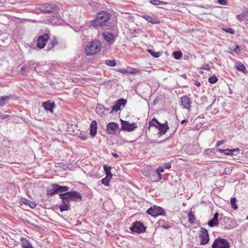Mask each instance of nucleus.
Returning <instances> with one entry per match:
<instances>
[{
	"mask_svg": "<svg viewBox=\"0 0 248 248\" xmlns=\"http://www.w3.org/2000/svg\"><path fill=\"white\" fill-rule=\"evenodd\" d=\"M110 15L105 11H101L97 14L96 18L92 22V25L94 27H100L103 30H109L111 26L108 25V20Z\"/></svg>",
	"mask_w": 248,
	"mask_h": 248,
	"instance_id": "nucleus-1",
	"label": "nucleus"
},
{
	"mask_svg": "<svg viewBox=\"0 0 248 248\" xmlns=\"http://www.w3.org/2000/svg\"><path fill=\"white\" fill-rule=\"evenodd\" d=\"M102 48L100 41L93 40L85 46V53L87 56L94 55L99 52Z\"/></svg>",
	"mask_w": 248,
	"mask_h": 248,
	"instance_id": "nucleus-2",
	"label": "nucleus"
},
{
	"mask_svg": "<svg viewBox=\"0 0 248 248\" xmlns=\"http://www.w3.org/2000/svg\"><path fill=\"white\" fill-rule=\"evenodd\" d=\"M60 198L63 201L67 203H69L70 201H81L82 197L81 194L76 191H72L66 192L63 194H59Z\"/></svg>",
	"mask_w": 248,
	"mask_h": 248,
	"instance_id": "nucleus-3",
	"label": "nucleus"
},
{
	"mask_svg": "<svg viewBox=\"0 0 248 248\" xmlns=\"http://www.w3.org/2000/svg\"><path fill=\"white\" fill-rule=\"evenodd\" d=\"M147 213L152 217H156L158 216H166V213L162 207L154 206L147 210Z\"/></svg>",
	"mask_w": 248,
	"mask_h": 248,
	"instance_id": "nucleus-4",
	"label": "nucleus"
},
{
	"mask_svg": "<svg viewBox=\"0 0 248 248\" xmlns=\"http://www.w3.org/2000/svg\"><path fill=\"white\" fill-rule=\"evenodd\" d=\"M230 244L228 241L221 237H218L213 242L212 248H230Z\"/></svg>",
	"mask_w": 248,
	"mask_h": 248,
	"instance_id": "nucleus-5",
	"label": "nucleus"
},
{
	"mask_svg": "<svg viewBox=\"0 0 248 248\" xmlns=\"http://www.w3.org/2000/svg\"><path fill=\"white\" fill-rule=\"evenodd\" d=\"M130 230L133 232L141 233L145 232L146 227L140 221H136L130 227Z\"/></svg>",
	"mask_w": 248,
	"mask_h": 248,
	"instance_id": "nucleus-6",
	"label": "nucleus"
},
{
	"mask_svg": "<svg viewBox=\"0 0 248 248\" xmlns=\"http://www.w3.org/2000/svg\"><path fill=\"white\" fill-rule=\"evenodd\" d=\"M41 10L45 13L50 14L57 12L59 10L58 7L53 4L44 3L40 7Z\"/></svg>",
	"mask_w": 248,
	"mask_h": 248,
	"instance_id": "nucleus-7",
	"label": "nucleus"
},
{
	"mask_svg": "<svg viewBox=\"0 0 248 248\" xmlns=\"http://www.w3.org/2000/svg\"><path fill=\"white\" fill-rule=\"evenodd\" d=\"M122 124V130L127 131L129 132L133 131L137 127L136 123L129 124L127 121H124L122 119L120 120Z\"/></svg>",
	"mask_w": 248,
	"mask_h": 248,
	"instance_id": "nucleus-8",
	"label": "nucleus"
},
{
	"mask_svg": "<svg viewBox=\"0 0 248 248\" xmlns=\"http://www.w3.org/2000/svg\"><path fill=\"white\" fill-rule=\"evenodd\" d=\"M201 234L200 238L201 240V244L204 245L208 243L209 240V237L207 230L204 228L201 229Z\"/></svg>",
	"mask_w": 248,
	"mask_h": 248,
	"instance_id": "nucleus-9",
	"label": "nucleus"
},
{
	"mask_svg": "<svg viewBox=\"0 0 248 248\" xmlns=\"http://www.w3.org/2000/svg\"><path fill=\"white\" fill-rule=\"evenodd\" d=\"M119 127L118 124L114 122H111L107 125L106 131L108 133L115 134Z\"/></svg>",
	"mask_w": 248,
	"mask_h": 248,
	"instance_id": "nucleus-10",
	"label": "nucleus"
},
{
	"mask_svg": "<svg viewBox=\"0 0 248 248\" xmlns=\"http://www.w3.org/2000/svg\"><path fill=\"white\" fill-rule=\"evenodd\" d=\"M48 38V35L46 33L39 36L37 39V46L40 48H44L46 45Z\"/></svg>",
	"mask_w": 248,
	"mask_h": 248,
	"instance_id": "nucleus-11",
	"label": "nucleus"
},
{
	"mask_svg": "<svg viewBox=\"0 0 248 248\" xmlns=\"http://www.w3.org/2000/svg\"><path fill=\"white\" fill-rule=\"evenodd\" d=\"M126 100L124 99H120L117 100L115 104L112 106V110L111 112L113 111H117L121 109V107H124L125 105Z\"/></svg>",
	"mask_w": 248,
	"mask_h": 248,
	"instance_id": "nucleus-12",
	"label": "nucleus"
},
{
	"mask_svg": "<svg viewBox=\"0 0 248 248\" xmlns=\"http://www.w3.org/2000/svg\"><path fill=\"white\" fill-rule=\"evenodd\" d=\"M164 171V168L162 167H158L155 171L153 174L154 181L158 182L162 178V175L160 174Z\"/></svg>",
	"mask_w": 248,
	"mask_h": 248,
	"instance_id": "nucleus-13",
	"label": "nucleus"
},
{
	"mask_svg": "<svg viewBox=\"0 0 248 248\" xmlns=\"http://www.w3.org/2000/svg\"><path fill=\"white\" fill-rule=\"evenodd\" d=\"M156 128L158 129L159 132L158 134L160 136L161 135L165 134L167 130L169 129V127L168 125L167 122H166L165 124H161L159 123V124L157 125Z\"/></svg>",
	"mask_w": 248,
	"mask_h": 248,
	"instance_id": "nucleus-14",
	"label": "nucleus"
},
{
	"mask_svg": "<svg viewBox=\"0 0 248 248\" xmlns=\"http://www.w3.org/2000/svg\"><path fill=\"white\" fill-rule=\"evenodd\" d=\"M181 102L184 108L189 111L191 106L190 98L187 96L184 95L181 98Z\"/></svg>",
	"mask_w": 248,
	"mask_h": 248,
	"instance_id": "nucleus-15",
	"label": "nucleus"
},
{
	"mask_svg": "<svg viewBox=\"0 0 248 248\" xmlns=\"http://www.w3.org/2000/svg\"><path fill=\"white\" fill-rule=\"evenodd\" d=\"M218 214L216 212L214 215L212 219L209 220L208 222V225L210 227H214L218 225Z\"/></svg>",
	"mask_w": 248,
	"mask_h": 248,
	"instance_id": "nucleus-16",
	"label": "nucleus"
},
{
	"mask_svg": "<svg viewBox=\"0 0 248 248\" xmlns=\"http://www.w3.org/2000/svg\"><path fill=\"white\" fill-rule=\"evenodd\" d=\"M47 194L50 195H54L59 193L57 184L52 185L47 189Z\"/></svg>",
	"mask_w": 248,
	"mask_h": 248,
	"instance_id": "nucleus-17",
	"label": "nucleus"
},
{
	"mask_svg": "<svg viewBox=\"0 0 248 248\" xmlns=\"http://www.w3.org/2000/svg\"><path fill=\"white\" fill-rule=\"evenodd\" d=\"M97 123L95 121H93L90 125V135L92 137H94L96 134Z\"/></svg>",
	"mask_w": 248,
	"mask_h": 248,
	"instance_id": "nucleus-18",
	"label": "nucleus"
},
{
	"mask_svg": "<svg viewBox=\"0 0 248 248\" xmlns=\"http://www.w3.org/2000/svg\"><path fill=\"white\" fill-rule=\"evenodd\" d=\"M13 96L12 95L2 96L0 97V106H4Z\"/></svg>",
	"mask_w": 248,
	"mask_h": 248,
	"instance_id": "nucleus-19",
	"label": "nucleus"
},
{
	"mask_svg": "<svg viewBox=\"0 0 248 248\" xmlns=\"http://www.w3.org/2000/svg\"><path fill=\"white\" fill-rule=\"evenodd\" d=\"M22 248H32V246L31 242L25 238H21Z\"/></svg>",
	"mask_w": 248,
	"mask_h": 248,
	"instance_id": "nucleus-20",
	"label": "nucleus"
},
{
	"mask_svg": "<svg viewBox=\"0 0 248 248\" xmlns=\"http://www.w3.org/2000/svg\"><path fill=\"white\" fill-rule=\"evenodd\" d=\"M44 108L47 111H50L51 112H53V108L54 107V103H51L47 101L43 104Z\"/></svg>",
	"mask_w": 248,
	"mask_h": 248,
	"instance_id": "nucleus-21",
	"label": "nucleus"
},
{
	"mask_svg": "<svg viewBox=\"0 0 248 248\" xmlns=\"http://www.w3.org/2000/svg\"><path fill=\"white\" fill-rule=\"evenodd\" d=\"M143 18L152 24H159L160 20L157 18H153L151 16L148 15H143Z\"/></svg>",
	"mask_w": 248,
	"mask_h": 248,
	"instance_id": "nucleus-22",
	"label": "nucleus"
},
{
	"mask_svg": "<svg viewBox=\"0 0 248 248\" xmlns=\"http://www.w3.org/2000/svg\"><path fill=\"white\" fill-rule=\"evenodd\" d=\"M104 39L108 42L112 43L114 41V36L110 32H105L103 34Z\"/></svg>",
	"mask_w": 248,
	"mask_h": 248,
	"instance_id": "nucleus-23",
	"label": "nucleus"
},
{
	"mask_svg": "<svg viewBox=\"0 0 248 248\" xmlns=\"http://www.w3.org/2000/svg\"><path fill=\"white\" fill-rule=\"evenodd\" d=\"M59 208L61 212L69 211L71 209L70 203L63 201H62V203L60 204Z\"/></svg>",
	"mask_w": 248,
	"mask_h": 248,
	"instance_id": "nucleus-24",
	"label": "nucleus"
},
{
	"mask_svg": "<svg viewBox=\"0 0 248 248\" xmlns=\"http://www.w3.org/2000/svg\"><path fill=\"white\" fill-rule=\"evenodd\" d=\"M111 168L110 167H107L106 165L104 166V170L106 174V177L111 179L112 177V174L110 172Z\"/></svg>",
	"mask_w": 248,
	"mask_h": 248,
	"instance_id": "nucleus-25",
	"label": "nucleus"
},
{
	"mask_svg": "<svg viewBox=\"0 0 248 248\" xmlns=\"http://www.w3.org/2000/svg\"><path fill=\"white\" fill-rule=\"evenodd\" d=\"M248 15V10L243 11L240 14L237 15L236 17L239 21L245 20V15Z\"/></svg>",
	"mask_w": 248,
	"mask_h": 248,
	"instance_id": "nucleus-26",
	"label": "nucleus"
},
{
	"mask_svg": "<svg viewBox=\"0 0 248 248\" xmlns=\"http://www.w3.org/2000/svg\"><path fill=\"white\" fill-rule=\"evenodd\" d=\"M235 67L239 71H241L244 73L246 72V67L245 66L242 64L241 63H239L238 64H236Z\"/></svg>",
	"mask_w": 248,
	"mask_h": 248,
	"instance_id": "nucleus-27",
	"label": "nucleus"
},
{
	"mask_svg": "<svg viewBox=\"0 0 248 248\" xmlns=\"http://www.w3.org/2000/svg\"><path fill=\"white\" fill-rule=\"evenodd\" d=\"M239 150L238 148L234 149H225L224 154L226 155H233V152L238 151Z\"/></svg>",
	"mask_w": 248,
	"mask_h": 248,
	"instance_id": "nucleus-28",
	"label": "nucleus"
},
{
	"mask_svg": "<svg viewBox=\"0 0 248 248\" xmlns=\"http://www.w3.org/2000/svg\"><path fill=\"white\" fill-rule=\"evenodd\" d=\"M231 49L232 51L237 54L239 53L241 50L240 47L238 45H233L231 46Z\"/></svg>",
	"mask_w": 248,
	"mask_h": 248,
	"instance_id": "nucleus-29",
	"label": "nucleus"
},
{
	"mask_svg": "<svg viewBox=\"0 0 248 248\" xmlns=\"http://www.w3.org/2000/svg\"><path fill=\"white\" fill-rule=\"evenodd\" d=\"M147 51L152 56H153L155 58H158L161 55L160 52H155L153 50L150 49H148Z\"/></svg>",
	"mask_w": 248,
	"mask_h": 248,
	"instance_id": "nucleus-30",
	"label": "nucleus"
},
{
	"mask_svg": "<svg viewBox=\"0 0 248 248\" xmlns=\"http://www.w3.org/2000/svg\"><path fill=\"white\" fill-rule=\"evenodd\" d=\"M58 189L59 192H62L67 191L69 189V187L67 186H62L58 185Z\"/></svg>",
	"mask_w": 248,
	"mask_h": 248,
	"instance_id": "nucleus-31",
	"label": "nucleus"
},
{
	"mask_svg": "<svg viewBox=\"0 0 248 248\" xmlns=\"http://www.w3.org/2000/svg\"><path fill=\"white\" fill-rule=\"evenodd\" d=\"M188 218L190 223H194L195 220V216L191 212H189L188 215Z\"/></svg>",
	"mask_w": 248,
	"mask_h": 248,
	"instance_id": "nucleus-32",
	"label": "nucleus"
},
{
	"mask_svg": "<svg viewBox=\"0 0 248 248\" xmlns=\"http://www.w3.org/2000/svg\"><path fill=\"white\" fill-rule=\"evenodd\" d=\"M173 56L176 59H179L182 56V53L181 51H176L173 52Z\"/></svg>",
	"mask_w": 248,
	"mask_h": 248,
	"instance_id": "nucleus-33",
	"label": "nucleus"
},
{
	"mask_svg": "<svg viewBox=\"0 0 248 248\" xmlns=\"http://www.w3.org/2000/svg\"><path fill=\"white\" fill-rule=\"evenodd\" d=\"M236 199L235 197L232 198L231 199V203L232 205V208H233V209H235V210L237 209V206L236 204Z\"/></svg>",
	"mask_w": 248,
	"mask_h": 248,
	"instance_id": "nucleus-34",
	"label": "nucleus"
},
{
	"mask_svg": "<svg viewBox=\"0 0 248 248\" xmlns=\"http://www.w3.org/2000/svg\"><path fill=\"white\" fill-rule=\"evenodd\" d=\"M217 81V78L216 76H213L210 77L208 78V81L209 83L212 84H214L216 83Z\"/></svg>",
	"mask_w": 248,
	"mask_h": 248,
	"instance_id": "nucleus-35",
	"label": "nucleus"
},
{
	"mask_svg": "<svg viewBox=\"0 0 248 248\" xmlns=\"http://www.w3.org/2000/svg\"><path fill=\"white\" fill-rule=\"evenodd\" d=\"M159 122L155 118H154L152 120V121L150 122V126H154L156 127L157 125H158Z\"/></svg>",
	"mask_w": 248,
	"mask_h": 248,
	"instance_id": "nucleus-36",
	"label": "nucleus"
},
{
	"mask_svg": "<svg viewBox=\"0 0 248 248\" xmlns=\"http://www.w3.org/2000/svg\"><path fill=\"white\" fill-rule=\"evenodd\" d=\"M150 2L154 5H158L161 3H164V2L159 0H150Z\"/></svg>",
	"mask_w": 248,
	"mask_h": 248,
	"instance_id": "nucleus-37",
	"label": "nucleus"
},
{
	"mask_svg": "<svg viewBox=\"0 0 248 248\" xmlns=\"http://www.w3.org/2000/svg\"><path fill=\"white\" fill-rule=\"evenodd\" d=\"M110 178L108 179V177H106L103 178L101 180V183L102 184L106 186H108L109 185V181L110 180Z\"/></svg>",
	"mask_w": 248,
	"mask_h": 248,
	"instance_id": "nucleus-38",
	"label": "nucleus"
},
{
	"mask_svg": "<svg viewBox=\"0 0 248 248\" xmlns=\"http://www.w3.org/2000/svg\"><path fill=\"white\" fill-rule=\"evenodd\" d=\"M118 71L122 73H131L132 72L129 71L128 69L120 68L118 69Z\"/></svg>",
	"mask_w": 248,
	"mask_h": 248,
	"instance_id": "nucleus-39",
	"label": "nucleus"
},
{
	"mask_svg": "<svg viewBox=\"0 0 248 248\" xmlns=\"http://www.w3.org/2000/svg\"><path fill=\"white\" fill-rule=\"evenodd\" d=\"M163 167L166 169H169L171 168V163L167 162L163 164Z\"/></svg>",
	"mask_w": 248,
	"mask_h": 248,
	"instance_id": "nucleus-40",
	"label": "nucleus"
},
{
	"mask_svg": "<svg viewBox=\"0 0 248 248\" xmlns=\"http://www.w3.org/2000/svg\"><path fill=\"white\" fill-rule=\"evenodd\" d=\"M21 202L25 204H26V205H28L29 203H30V200L26 199V198H22L21 199Z\"/></svg>",
	"mask_w": 248,
	"mask_h": 248,
	"instance_id": "nucleus-41",
	"label": "nucleus"
},
{
	"mask_svg": "<svg viewBox=\"0 0 248 248\" xmlns=\"http://www.w3.org/2000/svg\"><path fill=\"white\" fill-rule=\"evenodd\" d=\"M28 205H29V206L31 208H34L35 207H36V204L35 203V202H32V201H30V203H29Z\"/></svg>",
	"mask_w": 248,
	"mask_h": 248,
	"instance_id": "nucleus-42",
	"label": "nucleus"
},
{
	"mask_svg": "<svg viewBox=\"0 0 248 248\" xmlns=\"http://www.w3.org/2000/svg\"><path fill=\"white\" fill-rule=\"evenodd\" d=\"M224 30L227 32L230 33L231 34H233L234 33V31L231 28H228L227 29H224Z\"/></svg>",
	"mask_w": 248,
	"mask_h": 248,
	"instance_id": "nucleus-43",
	"label": "nucleus"
},
{
	"mask_svg": "<svg viewBox=\"0 0 248 248\" xmlns=\"http://www.w3.org/2000/svg\"><path fill=\"white\" fill-rule=\"evenodd\" d=\"M218 2L221 5H226L227 3V0H218Z\"/></svg>",
	"mask_w": 248,
	"mask_h": 248,
	"instance_id": "nucleus-44",
	"label": "nucleus"
},
{
	"mask_svg": "<svg viewBox=\"0 0 248 248\" xmlns=\"http://www.w3.org/2000/svg\"><path fill=\"white\" fill-rule=\"evenodd\" d=\"M223 142H224V140L218 141L216 144V146L218 147V146H220L221 144H223Z\"/></svg>",
	"mask_w": 248,
	"mask_h": 248,
	"instance_id": "nucleus-45",
	"label": "nucleus"
},
{
	"mask_svg": "<svg viewBox=\"0 0 248 248\" xmlns=\"http://www.w3.org/2000/svg\"><path fill=\"white\" fill-rule=\"evenodd\" d=\"M108 66L114 67L116 65V63H106Z\"/></svg>",
	"mask_w": 248,
	"mask_h": 248,
	"instance_id": "nucleus-46",
	"label": "nucleus"
},
{
	"mask_svg": "<svg viewBox=\"0 0 248 248\" xmlns=\"http://www.w3.org/2000/svg\"><path fill=\"white\" fill-rule=\"evenodd\" d=\"M57 44V42L56 40H53L51 42V47H52L54 45Z\"/></svg>",
	"mask_w": 248,
	"mask_h": 248,
	"instance_id": "nucleus-47",
	"label": "nucleus"
},
{
	"mask_svg": "<svg viewBox=\"0 0 248 248\" xmlns=\"http://www.w3.org/2000/svg\"><path fill=\"white\" fill-rule=\"evenodd\" d=\"M202 69H205V70H210V67H209L208 65H206Z\"/></svg>",
	"mask_w": 248,
	"mask_h": 248,
	"instance_id": "nucleus-48",
	"label": "nucleus"
},
{
	"mask_svg": "<svg viewBox=\"0 0 248 248\" xmlns=\"http://www.w3.org/2000/svg\"><path fill=\"white\" fill-rule=\"evenodd\" d=\"M0 117L2 119H4L7 118L8 117V116L6 114H3V115H1L0 116Z\"/></svg>",
	"mask_w": 248,
	"mask_h": 248,
	"instance_id": "nucleus-49",
	"label": "nucleus"
},
{
	"mask_svg": "<svg viewBox=\"0 0 248 248\" xmlns=\"http://www.w3.org/2000/svg\"><path fill=\"white\" fill-rule=\"evenodd\" d=\"M194 84L197 86H200L201 85V83L199 81H195Z\"/></svg>",
	"mask_w": 248,
	"mask_h": 248,
	"instance_id": "nucleus-50",
	"label": "nucleus"
},
{
	"mask_svg": "<svg viewBox=\"0 0 248 248\" xmlns=\"http://www.w3.org/2000/svg\"><path fill=\"white\" fill-rule=\"evenodd\" d=\"M162 227L165 229H169L170 227V226L168 225H162Z\"/></svg>",
	"mask_w": 248,
	"mask_h": 248,
	"instance_id": "nucleus-51",
	"label": "nucleus"
},
{
	"mask_svg": "<svg viewBox=\"0 0 248 248\" xmlns=\"http://www.w3.org/2000/svg\"><path fill=\"white\" fill-rule=\"evenodd\" d=\"M225 149H220V148H219V149H217V151H218V152H220V153H224V152H225V151H225Z\"/></svg>",
	"mask_w": 248,
	"mask_h": 248,
	"instance_id": "nucleus-52",
	"label": "nucleus"
},
{
	"mask_svg": "<svg viewBox=\"0 0 248 248\" xmlns=\"http://www.w3.org/2000/svg\"><path fill=\"white\" fill-rule=\"evenodd\" d=\"M25 69V68L24 67H22L21 68V72L22 73V74H24V72Z\"/></svg>",
	"mask_w": 248,
	"mask_h": 248,
	"instance_id": "nucleus-53",
	"label": "nucleus"
},
{
	"mask_svg": "<svg viewBox=\"0 0 248 248\" xmlns=\"http://www.w3.org/2000/svg\"><path fill=\"white\" fill-rule=\"evenodd\" d=\"M245 19L248 21V15H245Z\"/></svg>",
	"mask_w": 248,
	"mask_h": 248,
	"instance_id": "nucleus-54",
	"label": "nucleus"
},
{
	"mask_svg": "<svg viewBox=\"0 0 248 248\" xmlns=\"http://www.w3.org/2000/svg\"><path fill=\"white\" fill-rule=\"evenodd\" d=\"M186 122H187V120H182V121H181V124H184L185 123H186Z\"/></svg>",
	"mask_w": 248,
	"mask_h": 248,
	"instance_id": "nucleus-55",
	"label": "nucleus"
},
{
	"mask_svg": "<svg viewBox=\"0 0 248 248\" xmlns=\"http://www.w3.org/2000/svg\"><path fill=\"white\" fill-rule=\"evenodd\" d=\"M112 155L114 156L115 157H117L119 156V155L117 154L112 153Z\"/></svg>",
	"mask_w": 248,
	"mask_h": 248,
	"instance_id": "nucleus-56",
	"label": "nucleus"
},
{
	"mask_svg": "<svg viewBox=\"0 0 248 248\" xmlns=\"http://www.w3.org/2000/svg\"><path fill=\"white\" fill-rule=\"evenodd\" d=\"M106 62H116V61L115 60H108V61H106Z\"/></svg>",
	"mask_w": 248,
	"mask_h": 248,
	"instance_id": "nucleus-57",
	"label": "nucleus"
},
{
	"mask_svg": "<svg viewBox=\"0 0 248 248\" xmlns=\"http://www.w3.org/2000/svg\"><path fill=\"white\" fill-rule=\"evenodd\" d=\"M182 77H183V78H186V74H183L181 76Z\"/></svg>",
	"mask_w": 248,
	"mask_h": 248,
	"instance_id": "nucleus-58",
	"label": "nucleus"
},
{
	"mask_svg": "<svg viewBox=\"0 0 248 248\" xmlns=\"http://www.w3.org/2000/svg\"><path fill=\"white\" fill-rule=\"evenodd\" d=\"M48 21L49 22H51L52 21V18H49V19H48Z\"/></svg>",
	"mask_w": 248,
	"mask_h": 248,
	"instance_id": "nucleus-59",
	"label": "nucleus"
},
{
	"mask_svg": "<svg viewBox=\"0 0 248 248\" xmlns=\"http://www.w3.org/2000/svg\"><path fill=\"white\" fill-rule=\"evenodd\" d=\"M99 107H100V108H100V109H102V108H104V106H103V105H101V106H99Z\"/></svg>",
	"mask_w": 248,
	"mask_h": 248,
	"instance_id": "nucleus-60",
	"label": "nucleus"
},
{
	"mask_svg": "<svg viewBox=\"0 0 248 248\" xmlns=\"http://www.w3.org/2000/svg\"><path fill=\"white\" fill-rule=\"evenodd\" d=\"M236 226V223H233V227L234 228Z\"/></svg>",
	"mask_w": 248,
	"mask_h": 248,
	"instance_id": "nucleus-61",
	"label": "nucleus"
},
{
	"mask_svg": "<svg viewBox=\"0 0 248 248\" xmlns=\"http://www.w3.org/2000/svg\"><path fill=\"white\" fill-rule=\"evenodd\" d=\"M81 138H82V139L83 140H85V139H86V138H85V137H82Z\"/></svg>",
	"mask_w": 248,
	"mask_h": 248,
	"instance_id": "nucleus-62",
	"label": "nucleus"
},
{
	"mask_svg": "<svg viewBox=\"0 0 248 248\" xmlns=\"http://www.w3.org/2000/svg\"><path fill=\"white\" fill-rule=\"evenodd\" d=\"M200 73H201V74H202V72H201V71H200Z\"/></svg>",
	"mask_w": 248,
	"mask_h": 248,
	"instance_id": "nucleus-63",
	"label": "nucleus"
},
{
	"mask_svg": "<svg viewBox=\"0 0 248 248\" xmlns=\"http://www.w3.org/2000/svg\"><path fill=\"white\" fill-rule=\"evenodd\" d=\"M247 219H248V216H247Z\"/></svg>",
	"mask_w": 248,
	"mask_h": 248,
	"instance_id": "nucleus-64",
	"label": "nucleus"
}]
</instances>
